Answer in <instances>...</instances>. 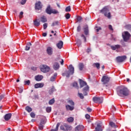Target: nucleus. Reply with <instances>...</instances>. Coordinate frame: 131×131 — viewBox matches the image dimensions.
I'll return each mask as SVG.
<instances>
[{
  "label": "nucleus",
  "instance_id": "obj_1",
  "mask_svg": "<svg viewBox=\"0 0 131 131\" xmlns=\"http://www.w3.org/2000/svg\"><path fill=\"white\" fill-rule=\"evenodd\" d=\"M117 94L120 97H126L128 96L129 92L128 91V89L127 88L122 86L117 90Z\"/></svg>",
  "mask_w": 131,
  "mask_h": 131
},
{
  "label": "nucleus",
  "instance_id": "obj_2",
  "mask_svg": "<svg viewBox=\"0 0 131 131\" xmlns=\"http://www.w3.org/2000/svg\"><path fill=\"white\" fill-rule=\"evenodd\" d=\"M100 13L103 14L105 17L108 18V19H110L111 18V12H110V10H109V7L108 6H105L103 7L100 11Z\"/></svg>",
  "mask_w": 131,
  "mask_h": 131
},
{
  "label": "nucleus",
  "instance_id": "obj_3",
  "mask_svg": "<svg viewBox=\"0 0 131 131\" xmlns=\"http://www.w3.org/2000/svg\"><path fill=\"white\" fill-rule=\"evenodd\" d=\"M69 71H66V73L62 74V76H66V77H69L70 74L73 75L74 73V67L72 64H70L69 67H68Z\"/></svg>",
  "mask_w": 131,
  "mask_h": 131
},
{
  "label": "nucleus",
  "instance_id": "obj_4",
  "mask_svg": "<svg viewBox=\"0 0 131 131\" xmlns=\"http://www.w3.org/2000/svg\"><path fill=\"white\" fill-rule=\"evenodd\" d=\"M60 129L63 131L71 130L72 129V126L68 124H64L63 125L60 126Z\"/></svg>",
  "mask_w": 131,
  "mask_h": 131
},
{
  "label": "nucleus",
  "instance_id": "obj_5",
  "mask_svg": "<svg viewBox=\"0 0 131 131\" xmlns=\"http://www.w3.org/2000/svg\"><path fill=\"white\" fill-rule=\"evenodd\" d=\"M111 78L108 76H103L101 81L103 84H107L110 81Z\"/></svg>",
  "mask_w": 131,
  "mask_h": 131
},
{
  "label": "nucleus",
  "instance_id": "obj_6",
  "mask_svg": "<svg viewBox=\"0 0 131 131\" xmlns=\"http://www.w3.org/2000/svg\"><path fill=\"white\" fill-rule=\"evenodd\" d=\"M104 99L102 97H94L93 98V101L94 103H99L101 104L103 103Z\"/></svg>",
  "mask_w": 131,
  "mask_h": 131
},
{
  "label": "nucleus",
  "instance_id": "obj_7",
  "mask_svg": "<svg viewBox=\"0 0 131 131\" xmlns=\"http://www.w3.org/2000/svg\"><path fill=\"white\" fill-rule=\"evenodd\" d=\"M50 69H51L50 68V67L46 64L42 65L40 68V71L41 72H43V73H47V72H49Z\"/></svg>",
  "mask_w": 131,
  "mask_h": 131
},
{
  "label": "nucleus",
  "instance_id": "obj_8",
  "mask_svg": "<svg viewBox=\"0 0 131 131\" xmlns=\"http://www.w3.org/2000/svg\"><path fill=\"white\" fill-rule=\"evenodd\" d=\"M124 41H127L130 37V34L128 32H125V35H122Z\"/></svg>",
  "mask_w": 131,
  "mask_h": 131
},
{
  "label": "nucleus",
  "instance_id": "obj_9",
  "mask_svg": "<svg viewBox=\"0 0 131 131\" xmlns=\"http://www.w3.org/2000/svg\"><path fill=\"white\" fill-rule=\"evenodd\" d=\"M126 59V56H118L116 58L118 63H122Z\"/></svg>",
  "mask_w": 131,
  "mask_h": 131
},
{
  "label": "nucleus",
  "instance_id": "obj_10",
  "mask_svg": "<svg viewBox=\"0 0 131 131\" xmlns=\"http://www.w3.org/2000/svg\"><path fill=\"white\" fill-rule=\"evenodd\" d=\"M42 8V5H41V2L39 1L35 3V10H41Z\"/></svg>",
  "mask_w": 131,
  "mask_h": 131
},
{
  "label": "nucleus",
  "instance_id": "obj_11",
  "mask_svg": "<svg viewBox=\"0 0 131 131\" xmlns=\"http://www.w3.org/2000/svg\"><path fill=\"white\" fill-rule=\"evenodd\" d=\"M96 131H103V127L102 126V123H97V126L95 128Z\"/></svg>",
  "mask_w": 131,
  "mask_h": 131
},
{
  "label": "nucleus",
  "instance_id": "obj_12",
  "mask_svg": "<svg viewBox=\"0 0 131 131\" xmlns=\"http://www.w3.org/2000/svg\"><path fill=\"white\" fill-rule=\"evenodd\" d=\"M46 52L49 56H52L53 55V51L52 47H48L47 48Z\"/></svg>",
  "mask_w": 131,
  "mask_h": 131
},
{
  "label": "nucleus",
  "instance_id": "obj_13",
  "mask_svg": "<svg viewBox=\"0 0 131 131\" xmlns=\"http://www.w3.org/2000/svg\"><path fill=\"white\" fill-rule=\"evenodd\" d=\"M66 109L67 111H73L74 110V106L67 104L66 105Z\"/></svg>",
  "mask_w": 131,
  "mask_h": 131
},
{
  "label": "nucleus",
  "instance_id": "obj_14",
  "mask_svg": "<svg viewBox=\"0 0 131 131\" xmlns=\"http://www.w3.org/2000/svg\"><path fill=\"white\" fill-rule=\"evenodd\" d=\"M11 117H12V114L8 113L5 115L4 119L6 121H9V120H10V119H11Z\"/></svg>",
  "mask_w": 131,
  "mask_h": 131
},
{
  "label": "nucleus",
  "instance_id": "obj_15",
  "mask_svg": "<svg viewBox=\"0 0 131 131\" xmlns=\"http://www.w3.org/2000/svg\"><path fill=\"white\" fill-rule=\"evenodd\" d=\"M79 83H80V88L81 89V88H83V86H85L86 85V82L84 81L81 79H79Z\"/></svg>",
  "mask_w": 131,
  "mask_h": 131
},
{
  "label": "nucleus",
  "instance_id": "obj_16",
  "mask_svg": "<svg viewBox=\"0 0 131 131\" xmlns=\"http://www.w3.org/2000/svg\"><path fill=\"white\" fill-rule=\"evenodd\" d=\"M89 89L90 88L88 85H86L85 87H84V89H83L84 96H88V92H89Z\"/></svg>",
  "mask_w": 131,
  "mask_h": 131
},
{
  "label": "nucleus",
  "instance_id": "obj_17",
  "mask_svg": "<svg viewBox=\"0 0 131 131\" xmlns=\"http://www.w3.org/2000/svg\"><path fill=\"white\" fill-rule=\"evenodd\" d=\"M43 85H45L43 83H38L34 85V88L35 89H39V88H43Z\"/></svg>",
  "mask_w": 131,
  "mask_h": 131
},
{
  "label": "nucleus",
  "instance_id": "obj_18",
  "mask_svg": "<svg viewBox=\"0 0 131 131\" xmlns=\"http://www.w3.org/2000/svg\"><path fill=\"white\" fill-rule=\"evenodd\" d=\"M43 78V76L42 75H38L35 76V79L36 81H40V80H42Z\"/></svg>",
  "mask_w": 131,
  "mask_h": 131
},
{
  "label": "nucleus",
  "instance_id": "obj_19",
  "mask_svg": "<svg viewBox=\"0 0 131 131\" xmlns=\"http://www.w3.org/2000/svg\"><path fill=\"white\" fill-rule=\"evenodd\" d=\"M83 128H84V126H83V125H78L75 127V131H82Z\"/></svg>",
  "mask_w": 131,
  "mask_h": 131
},
{
  "label": "nucleus",
  "instance_id": "obj_20",
  "mask_svg": "<svg viewBox=\"0 0 131 131\" xmlns=\"http://www.w3.org/2000/svg\"><path fill=\"white\" fill-rule=\"evenodd\" d=\"M63 43L62 40H60L57 44L56 47L58 49H61L63 48Z\"/></svg>",
  "mask_w": 131,
  "mask_h": 131
},
{
  "label": "nucleus",
  "instance_id": "obj_21",
  "mask_svg": "<svg viewBox=\"0 0 131 131\" xmlns=\"http://www.w3.org/2000/svg\"><path fill=\"white\" fill-rule=\"evenodd\" d=\"M52 10L53 9L51 8V6L49 5L46 9V11L47 14H49V15H51L52 14Z\"/></svg>",
  "mask_w": 131,
  "mask_h": 131
},
{
  "label": "nucleus",
  "instance_id": "obj_22",
  "mask_svg": "<svg viewBox=\"0 0 131 131\" xmlns=\"http://www.w3.org/2000/svg\"><path fill=\"white\" fill-rule=\"evenodd\" d=\"M111 48L113 51H115V50H118V49H120L121 48V46L119 45H117L115 46H111Z\"/></svg>",
  "mask_w": 131,
  "mask_h": 131
},
{
  "label": "nucleus",
  "instance_id": "obj_23",
  "mask_svg": "<svg viewBox=\"0 0 131 131\" xmlns=\"http://www.w3.org/2000/svg\"><path fill=\"white\" fill-rule=\"evenodd\" d=\"M53 68L54 69V70H58V69L60 68V65H59L58 62H54L53 64Z\"/></svg>",
  "mask_w": 131,
  "mask_h": 131
},
{
  "label": "nucleus",
  "instance_id": "obj_24",
  "mask_svg": "<svg viewBox=\"0 0 131 131\" xmlns=\"http://www.w3.org/2000/svg\"><path fill=\"white\" fill-rule=\"evenodd\" d=\"M83 30L85 35H88V34H89V26L88 25H85Z\"/></svg>",
  "mask_w": 131,
  "mask_h": 131
},
{
  "label": "nucleus",
  "instance_id": "obj_25",
  "mask_svg": "<svg viewBox=\"0 0 131 131\" xmlns=\"http://www.w3.org/2000/svg\"><path fill=\"white\" fill-rule=\"evenodd\" d=\"M33 24L34 26H36V27H38V26L40 25V22L39 20H38V19H35L34 20Z\"/></svg>",
  "mask_w": 131,
  "mask_h": 131
},
{
  "label": "nucleus",
  "instance_id": "obj_26",
  "mask_svg": "<svg viewBox=\"0 0 131 131\" xmlns=\"http://www.w3.org/2000/svg\"><path fill=\"white\" fill-rule=\"evenodd\" d=\"M32 46V44L30 42H28L26 46L25 51H29L30 50V47Z\"/></svg>",
  "mask_w": 131,
  "mask_h": 131
},
{
  "label": "nucleus",
  "instance_id": "obj_27",
  "mask_svg": "<svg viewBox=\"0 0 131 131\" xmlns=\"http://www.w3.org/2000/svg\"><path fill=\"white\" fill-rule=\"evenodd\" d=\"M58 74L57 73H55L52 77L50 78V81H55L56 80V77H57Z\"/></svg>",
  "mask_w": 131,
  "mask_h": 131
},
{
  "label": "nucleus",
  "instance_id": "obj_28",
  "mask_svg": "<svg viewBox=\"0 0 131 131\" xmlns=\"http://www.w3.org/2000/svg\"><path fill=\"white\" fill-rule=\"evenodd\" d=\"M40 21L42 23H46L48 20H47V17L45 15H43L42 17H40Z\"/></svg>",
  "mask_w": 131,
  "mask_h": 131
},
{
  "label": "nucleus",
  "instance_id": "obj_29",
  "mask_svg": "<svg viewBox=\"0 0 131 131\" xmlns=\"http://www.w3.org/2000/svg\"><path fill=\"white\" fill-rule=\"evenodd\" d=\"M109 124L111 127H114V128H117V127H118V126L115 124V123L113 122H110Z\"/></svg>",
  "mask_w": 131,
  "mask_h": 131
},
{
  "label": "nucleus",
  "instance_id": "obj_30",
  "mask_svg": "<svg viewBox=\"0 0 131 131\" xmlns=\"http://www.w3.org/2000/svg\"><path fill=\"white\" fill-rule=\"evenodd\" d=\"M67 103L69 104L70 105H71V106H74L75 105V103L72 100L68 99Z\"/></svg>",
  "mask_w": 131,
  "mask_h": 131
},
{
  "label": "nucleus",
  "instance_id": "obj_31",
  "mask_svg": "<svg viewBox=\"0 0 131 131\" xmlns=\"http://www.w3.org/2000/svg\"><path fill=\"white\" fill-rule=\"evenodd\" d=\"M60 123H57L55 129H52L51 131H58V129H59V127L60 126Z\"/></svg>",
  "mask_w": 131,
  "mask_h": 131
},
{
  "label": "nucleus",
  "instance_id": "obj_32",
  "mask_svg": "<svg viewBox=\"0 0 131 131\" xmlns=\"http://www.w3.org/2000/svg\"><path fill=\"white\" fill-rule=\"evenodd\" d=\"M78 67L80 71H82L83 67H84V66L83 65V63H81L79 64Z\"/></svg>",
  "mask_w": 131,
  "mask_h": 131
},
{
  "label": "nucleus",
  "instance_id": "obj_33",
  "mask_svg": "<svg viewBox=\"0 0 131 131\" xmlns=\"http://www.w3.org/2000/svg\"><path fill=\"white\" fill-rule=\"evenodd\" d=\"M72 85L73 88H75V89H78V84H77V82H76L73 83Z\"/></svg>",
  "mask_w": 131,
  "mask_h": 131
},
{
  "label": "nucleus",
  "instance_id": "obj_34",
  "mask_svg": "<svg viewBox=\"0 0 131 131\" xmlns=\"http://www.w3.org/2000/svg\"><path fill=\"white\" fill-rule=\"evenodd\" d=\"M55 91H56V89L54 87H52V88H51L49 91L50 95H52Z\"/></svg>",
  "mask_w": 131,
  "mask_h": 131
},
{
  "label": "nucleus",
  "instance_id": "obj_35",
  "mask_svg": "<svg viewBox=\"0 0 131 131\" xmlns=\"http://www.w3.org/2000/svg\"><path fill=\"white\" fill-rule=\"evenodd\" d=\"M68 122H73V121H74V118H73V117H70V118H68Z\"/></svg>",
  "mask_w": 131,
  "mask_h": 131
},
{
  "label": "nucleus",
  "instance_id": "obj_36",
  "mask_svg": "<svg viewBox=\"0 0 131 131\" xmlns=\"http://www.w3.org/2000/svg\"><path fill=\"white\" fill-rule=\"evenodd\" d=\"M26 110L29 113L31 112V111H32V108H31L29 106H27V107H26Z\"/></svg>",
  "mask_w": 131,
  "mask_h": 131
},
{
  "label": "nucleus",
  "instance_id": "obj_37",
  "mask_svg": "<svg viewBox=\"0 0 131 131\" xmlns=\"http://www.w3.org/2000/svg\"><path fill=\"white\" fill-rule=\"evenodd\" d=\"M52 111V107L51 106H48L46 108V112L47 113H50Z\"/></svg>",
  "mask_w": 131,
  "mask_h": 131
},
{
  "label": "nucleus",
  "instance_id": "obj_38",
  "mask_svg": "<svg viewBox=\"0 0 131 131\" xmlns=\"http://www.w3.org/2000/svg\"><path fill=\"white\" fill-rule=\"evenodd\" d=\"M30 84V80H28L24 81V85H29Z\"/></svg>",
  "mask_w": 131,
  "mask_h": 131
},
{
  "label": "nucleus",
  "instance_id": "obj_39",
  "mask_svg": "<svg viewBox=\"0 0 131 131\" xmlns=\"http://www.w3.org/2000/svg\"><path fill=\"white\" fill-rule=\"evenodd\" d=\"M55 103V99L53 98L49 101V105H53Z\"/></svg>",
  "mask_w": 131,
  "mask_h": 131
},
{
  "label": "nucleus",
  "instance_id": "obj_40",
  "mask_svg": "<svg viewBox=\"0 0 131 131\" xmlns=\"http://www.w3.org/2000/svg\"><path fill=\"white\" fill-rule=\"evenodd\" d=\"M51 14H59V11L56 9H52V11L51 12Z\"/></svg>",
  "mask_w": 131,
  "mask_h": 131
},
{
  "label": "nucleus",
  "instance_id": "obj_41",
  "mask_svg": "<svg viewBox=\"0 0 131 131\" xmlns=\"http://www.w3.org/2000/svg\"><path fill=\"white\" fill-rule=\"evenodd\" d=\"M78 97H80V98H81L82 99L84 98V97L83 96V94H82V93H80L79 92H78Z\"/></svg>",
  "mask_w": 131,
  "mask_h": 131
},
{
  "label": "nucleus",
  "instance_id": "obj_42",
  "mask_svg": "<svg viewBox=\"0 0 131 131\" xmlns=\"http://www.w3.org/2000/svg\"><path fill=\"white\" fill-rule=\"evenodd\" d=\"M66 12H70L71 11V8L70 7V6H69L66 8L65 9Z\"/></svg>",
  "mask_w": 131,
  "mask_h": 131
},
{
  "label": "nucleus",
  "instance_id": "obj_43",
  "mask_svg": "<svg viewBox=\"0 0 131 131\" xmlns=\"http://www.w3.org/2000/svg\"><path fill=\"white\" fill-rule=\"evenodd\" d=\"M65 17L67 20H68V19H70V14L67 13L65 15Z\"/></svg>",
  "mask_w": 131,
  "mask_h": 131
},
{
  "label": "nucleus",
  "instance_id": "obj_44",
  "mask_svg": "<svg viewBox=\"0 0 131 131\" xmlns=\"http://www.w3.org/2000/svg\"><path fill=\"white\" fill-rule=\"evenodd\" d=\"M77 44L78 45V47H81V41H80V40H78L77 41Z\"/></svg>",
  "mask_w": 131,
  "mask_h": 131
},
{
  "label": "nucleus",
  "instance_id": "obj_45",
  "mask_svg": "<svg viewBox=\"0 0 131 131\" xmlns=\"http://www.w3.org/2000/svg\"><path fill=\"white\" fill-rule=\"evenodd\" d=\"M39 129H40V130H42V129H43V126L42 125V124H39Z\"/></svg>",
  "mask_w": 131,
  "mask_h": 131
},
{
  "label": "nucleus",
  "instance_id": "obj_46",
  "mask_svg": "<svg viewBox=\"0 0 131 131\" xmlns=\"http://www.w3.org/2000/svg\"><path fill=\"white\" fill-rule=\"evenodd\" d=\"M30 116L32 117V118H35V114L34 113L32 112L30 114Z\"/></svg>",
  "mask_w": 131,
  "mask_h": 131
},
{
  "label": "nucleus",
  "instance_id": "obj_47",
  "mask_svg": "<svg viewBox=\"0 0 131 131\" xmlns=\"http://www.w3.org/2000/svg\"><path fill=\"white\" fill-rule=\"evenodd\" d=\"M81 30V26L80 25H79L77 28V32H79Z\"/></svg>",
  "mask_w": 131,
  "mask_h": 131
},
{
  "label": "nucleus",
  "instance_id": "obj_48",
  "mask_svg": "<svg viewBox=\"0 0 131 131\" xmlns=\"http://www.w3.org/2000/svg\"><path fill=\"white\" fill-rule=\"evenodd\" d=\"M58 24H59V21H55V23H53L52 24V25H51V26H56V25H58Z\"/></svg>",
  "mask_w": 131,
  "mask_h": 131
},
{
  "label": "nucleus",
  "instance_id": "obj_49",
  "mask_svg": "<svg viewBox=\"0 0 131 131\" xmlns=\"http://www.w3.org/2000/svg\"><path fill=\"white\" fill-rule=\"evenodd\" d=\"M23 11H21L19 13V18L20 19H22L23 18Z\"/></svg>",
  "mask_w": 131,
  "mask_h": 131
},
{
  "label": "nucleus",
  "instance_id": "obj_50",
  "mask_svg": "<svg viewBox=\"0 0 131 131\" xmlns=\"http://www.w3.org/2000/svg\"><path fill=\"white\" fill-rule=\"evenodd\" d=\"M96 68H97L98 69H100V64L99 63H94Z\"/></svg>",
  "mask_w": 131,
  "mask_h": 131
},
{
  "label": "nucleus",
  "instance_id": "obj_51",
  "mask_svg": "<svg viewBox=\"0 0 131 131\" xmlns=\"http://www.w3.org/2000/svg\"><path fill=\"white\" fill-rule=\"evenodd\" d=\"M81 37H82L83 38V39L84 40V42H86V37H85V36H84V34H82L81 35Z\"/></svg>",
  "mask_w": 131,
  "mask_h": 131
},
{
  "label": "nucleus",
  "instance_id": "obj_52",
  "mask_svg": "<svg viewBox=\"0 0 131 131\" xmlns=\"http://www.w3.org/2000/svg\"><path fill=\"white\" fill-rule=\"evenodd\" d=\"M27 0H21L20 4L21 5H25V4H26V2Z\"/></svg>",
  "mask_w": 131,
  "mask_h": 131
},
{
  "label": "nucleus",
  "instance_id": "obj_53",
  "mask_svg": "<svg viewBox=\"0 0 131 131\" xmlns=\"http://www.w3.org/2000/svg\"><path fill=\"white\" fill-rule=\"evenodd\" d=\"M77 21H81L82 20V17L81 16H78L77 17Z\"/></svg>",
  "mask_w": 131,
  "mask_h": 131
},
{
  "label": "nucleus",
  "instance_id": "obj_54",
  "mask_svg": "<svg viewBox=\"0 0 131 131\" xmlns=\"http://www.w3.org/2000/svg\"><path fill=\"white\" fill-rule=\"evenodd\" d=\"M43 29H47V28L48 27V24L47 23H45L43 25Z\"/></svg>",
  "mask_w": 131,
  "mask_h": 131
},
{
  "label": "nucleus",
  "instance_id": "obj_55",
  "mask_svg": "<svg viewBox=\"0 0 131 131\" xmlns=\"http://www.w3.org/2000/svg\"><path fill=\"white\" fill-rule=\"evenodd\" d=\"M85 117L86 119H90L91 116H90V115L87 114L85 115Z\"/></svg>",
  "mask_w": 131,
  "mask_h": 131
},
{
  "label": "nucleus",
  "instance_id": "obj_56",
  "mask_svg": "<svg viewBox=\"0 0 131 131\" xmlns=\"http://www.w3.org/2000/svg\"><path fill=\"white\" fill-rule=\"evenodd\" d=\"M4 98H5V95L3 94L0 95V101H2Z\"/></svg>",
  "mask_w": 131,
  "mask_h": 131
},
{
  "label": "nucleus",
  "instance_id": "obj_57",
  "mask_svg": "<svg viewBox=\"0 0 131 131\" xmlns=\"http://www.w3.org/2000/svg\"><path fill=\"white\" fill-rule=\"evenodd\" d=\"M108 29H110V30H112L113 31V28L112 27V25H108Z\"/></svg>",
  "mask_w": 131,
  "mask_h": 131
},
{
  "label": "nucleus",
  "instance_id": "obj_58",
  "mask_svg": "<svg viewBox=\"0 0 131 131\" xmlns=\"http://www.w3.org/2000/svg\"><path fill=\"white\" fill-rule=\"evenodd\" d=\"M31 69H32V70H33V71H36V70H37V68L35 67H32L31 68Z\"/></svg>",
  "mask_w": 131,
  "mask_h": 131
},
{
  "label": "nucleus",
  "instance_id": "obj_59",
  "mask_svg": "<svg viewBox=\"0 0 131 131\" xmlns=\"http://www.w3.org/2000/svg\"><path fill=\"white\" fill-rule=\"evenodd\" d=\"M87 111L88 112H92V110H92V108H90V107H87Z\"/></svg>",
  "mask_w": 131,
  "mask_h": 131
},
{
  "label": "nucleus",
  "instance_id": "obj_60",
  "mask_svg": "<svg viewBox=\"0 0 131 131\" xmlns=\"http://www.w3.org/2000/svg\"><path fill=\"white\" fill-rule=\"evenodd\" d=\"M40 124H45V120H42V119L41 120Z\"/></svg>",
  "mask_w": 131,
  "mask_h": 131
},
{
  "label": "nucleus",
  "instance_id": "obj_61",
  "mask_svg": "<svg viewBox=\"0 0 131 131\" xmlns=\"http://www.w3.org/2000/svg\"><path fill=\"white\" fill-rule=\"evenodd\" d=\"M101 29H102V28H101V27L97 28L96 29V32H99V31H100V30H101Z\"/></svg>",
  "mask_w": 131,
  "mask_h": 131
},
{
  "label": "nucleus",
  "instance_id": "obj_62",
  "mask_svg": "<svg viewBox=\"0 0 131 131\" xmlns=\"http://www.w3.org/2000/svg\"><path fill=\"white\" fill-rule=\"evenodd\" d=\"M42 36H43L44 37H46V36H47V33H43Z\"/></svg>",
  "mask_w": 131,
  "mask_h": 131
},
{
  "label": "nucleus",
  "instance_id": "obj_63",
  "mask_svg": "<svg viewBox=\"0 0 131 131\" xmlns=\"http://www.w3.org/2000/svg\"><path fill=\"white\" fill-rule=\"evenodd\" d=\"M61 65H64V60L61 59V61L60 62Z\"/></svg>",
  "mask_w": 131,
  "mask_h": 131
},
{
  "label": "nucleus",
  "instance_id": "obj_64",
  "mask_svg": "<svg viewBox=\"0 0 131 131\" xmlns=\"http://www.w3.org/2000/svg\"><path fill=\"white\" fill-rule=\"evenodd\" d=\"M106 131H111V129H110V128H107Z\"/></svg>",
  "mask_w": 131,
  "mask_h": 131
}]
</instances>
